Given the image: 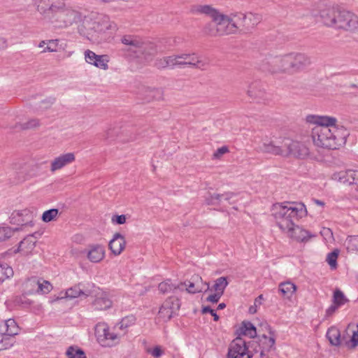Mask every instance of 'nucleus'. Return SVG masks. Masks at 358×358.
<instances>
[{
    "instance_id": "e433bc0d",
    "label": "nucleus",
    "mask_w": 358,
    "mask_h": 358,
    "mask_svg": "<svg viewBox=\"0 0 358 358\" xmlns=\"http://www.w3.org/2000/svg\"><path fill=\"white\" fill-rule=\"evenodd\" d=\"M162 91L161 89L147 88L145 90V101H151L154 99H161Z\"/></svg>"
},
{
    "instance_id": "f257e3e1",
    "label": "nucleus",
    "mask_w": 358,
    "mask_h": 358,
    "mask_svg": "<svg viewBox=\"0 0 358 358\" xmlns=\"http://www.w3.org/2000/svg\"><path fill=\"white\" fill-rule=\"evenodd\" d=\"M306 120L315 124L312 128L311 137L316 147L336 150L345 144L349 133L343 126L337 124L336 117L308 115Z\"/></svg>"
},
{
    "instance_id": "680f3d73",
    "label": "nucleus",
    "mask_w": 358,
    "mask_h": 358,
    "mask_svg": "<svg viewBox=\"0 0 358 358\" xmlns=\"http://www.w3.org/2000/svg\"><path fill=\"white\" fill-rule=\"evenodd\" d=\"M202 311L203 313H209L210 315H212L215 321H217L219 320V316L215 313L214 310H213L210 307H204Z\"/></svg>"
},
{
    "instance_id": "a19ab883",
    "label": "nucleus",
    "mask_w": 358,
    "mask_h": 358,
    "mask_svg": "<svg viewBox=\"0 0 358 358\" xmlns=\"http://www.w3.org/2000/svg\"><path fill=\"white\" fill-rule=\"evenodd\" d=\"M13 268L6 264H0V283L13 276Z\"/></svg>"
},
{
    "instance_id": "603ef678",
    "label": "nucleus",
    "mask_w": 358,
    "mask_h": 358,
    "mask_svg": "<svg viewBox=\"0 0 358 358\" xmlns=\"http://www.w3.org/2000/svg\"><path fill=\"white\" fill-rule=\"evenodd\" d=\"M11 236V231L8 227H0V241H5Z\"/></svg>"
},
{
    "instance_id": "c03bdc74",
    "label": "nucleus",
    "mask_w": 358,
    "mask_h": 358,
    "mask_svg": "<svg viewBox=\"0 0 358 358\" xmlns=\"http://www.w3.org/2000/svg\"><path fill=\"white\" fill-rule=\"evenodd\" d=\"M136 322V317L131 315L127 317H124L122 319V320L118 323L117 326L120 329L124 330L128 327L134 325Z\"/></svg>"
},
{
    "instance_id": "72a5a7b5",
    "label": "nucleus",
    "mask_w": 358,
    "mask_h": 358,
    "mask_svg": "<svg viewBox=\"0 0 358 358\" xmlns=\"http://www.w3.org/2000/svg\"><path fill=\"white\" fill-rule=\"evenodd\" d=\"M65 295L66 298L69 299L76 298L81 295L87 296L90 295V291L83 290L80 288V284H79L66 289Z\"/></svg>"
},
{
    "instance_id": "a878e982",
    "label": "nucleus",
    "mask_w": 358,
    "mask_h": 358,
    "mask_svg": "<svg viewBox=\"0 0 358 358\" xmlns=\"http://www.w3.org/2000/svg\"><path fill=\"white\" fill-rule=\"evenodd\" d=\"M262 17L259 14L253 13H244L245 33H250L262 21Z\"/></svg>"
},
{
    "instance_id": "b1692460",
    "label": "nucleus",
    "mask_w": 358,
    "mask_h": 358,
    "mask_svg": "<svg viewBox=\"0 0 358 358\" xmlns=\"http://www.w3.org/2000/svg\"><path fill=\"white\" fill-rule=\"evenodd\" d=\"M236 334L238 336L237 337L241 338V336H245L250 338H254L257 336V332L253 324L249 321H243L236 329Z\"/></svg>"
},
{
    "instance_id": "2f4dec72",
    "label": "nucleus",
    "mask_w": 358,
    "mask_h": 358,
    "mask_svg": "<svg viewBox=\"0 0 358 358\" xmlns=\"http://www.w3.org/2000/svg\"><path fill=\"white\" fill-rule=\"evenodd\" d=\"M347 331L352 333V337L349 341L346 342V345L350 348H355L358 345V324H350L347 327Z\"/></svg>"
},
{
    "instance_id": "f03ea898",
    "label": "nucleus",
    "mask_w": 358,
    "mask_h": 358,
    "mask_svg": "<svg viewBox=\"0 0 358 358\" xmlns=\"http://www.w3.org/2000/svg\"><path fill=\"white\" fill-rule=\"evenodd\" d=\"M306 214L303 203L296 202L278 203L272 207V215L280 229L298 241H307L312 236L310 233L298 225L295 220Z\"/></svg>"
},
{
    "instance_id": "9d476101",
    "label": "nucleus",
    "mask_w": 358,
    "mask_h": 358,
    "mask_svg": "<svg viewBox=\"0 0 358 358\" xmlns=\"http://www.w3.org/2000/svg\"><path fill=\"white\" fill-rule=\"evenodd\" d=\"M227 357V358H252L253 353L248 350L245 340L236 337L229 344Z\"/></svg>"
},
{
    "instance_id": "5fc2aeb1",
    "label": "nucleus",
    "mask_w": 358,
    "mask_h": 358,
    "mask_svg": "<svg viewBox=\"0 0 358 358\" xmlns=\"http://www.w3.org/2000/svg\"><path fill=\"white\" fill-rule=\"evenodd\" d=\"M55 99L52 98L45 99L40 103L38 108L41 110H46L51 107Z\"/></svg>"
},
{
    "instance_id": "338daca9",
    "label": "nucleus",
    "mask_w": 358,
    "mask_h": 358,
    "mask_svg": "<svg viewBox=\"0 0 358 358\" xmlns=\"http://www.w3.org/2000/svg\"><path fill=\"white\" fill-rule=\"evenodd\" d=\"M322 234L326 236H328V235H329L331 236H332V232L329 229H324Z\"/></svg>"
},
{
    "instance_id": "4be33fe9",
    "label": "nucleus",
    "mask_w": 358,
    "mask_h": 358,
    "mask_svg": "<svg viewBox=\"0 0 358 358\" xmlns=\"http://www.w3.org/2000/svg\"><path fill=\"white\" fill-rule=\"evenodd\" d=\"M155 66L158 69H174L175 67L180 68V54H174L157 59L155 62Z\"/></svg>"
},
{
    "instance_id": "6e6552de",
    "label": "nucleus",
    "mask_w": 358,
    "mask_h": 358,
    "mask_svg": "<svg viewBox=\"0 0 358 358\" xmlns=\"http://www.w3.org/2000/svg\"><path fill=\"white\" fill-rule=\"evenodd\" d=\"M84 27L87 29L86 37L92 39L99 34L105 33L110 29H115L116 25L111 22L108 15L98 14L93 20H86Z\"/></svg>"
},
{
    "instance_id": "e2e57ef3",
    "label": "nucleus",
    "mask_w": 358,
    "mask_h": 358,
    "mask_svg": "<svg viewBox=\"0 0 358 358\" xmlns=\"http://www.w3.org/2000/svg\"><path fill=\"white\" fill-rule=\"evenodd\" d=\"M350 173L352 174V180H350V184L357 185V188H358V171L352 170Z\"/></svg>"
},
{
    "instance_id": "412c9836",
    "label": "nucleus",
    "mask_w": 358,
    "mask_h": 358,
    "mask_svg": "<svg viewBox=\"0 0 358 358\" xmlns=\"http://www.w3.org/2000/svg\"><path fill=\"white\" fill-rule=\"evenodd\" d=\"M266 327L268 329V333L270 334V336H268L265 334L259 336L258 337L257 344L259 350L272 352L275 350V338L271 328L268 325H266Z\"/></svg>"
},
{
    "instance_id": "09e8293b",
    "label": "nucleus",
    "mask_w": 358,
    "mask_h": 358,
    "mask_svg": "<svg viewBox=\"0 0 358 358\" xmlns=\"http://www.w3.org/2000/svg\"><path fill=\"white\" fill-rule=\"evenodd\" d=\"M27 296H28V294H24L22 292V295L16 296L14 301L15 304L22 307L30 306L32 303V301L27 299Z\"/></svg>"
},
{
    "instance_id": "49530a36",
    "label": "nucleus",
    "mask_w": 358,
    "mask_h": 358,
    "mask_svg": "<svg viewBox=\"0 0 358 358\" xmlns=\"http://www.w3.org/2000/svg\"><path fill=\"white\" fill-rule=\"evenodd\" d=\"M339 250L338 249H336L327 255V262H328L330 267L333 269H335L337 266V258Z\"/></svg>"
},
{
    "instance_id": "c9c22d12",
    "label": "nucleus",
    "mask_w": 358,
    "mask_h": 358,
    "mask_svg": "<svg viewBox=\"0 0 358 358\" xmlns=\"http://www.w3.org/2000/svg\"><path fill=\"white\" fill-rule=\"evenodd\" d=\"M35 247V242L32 240V236H29L20 241L18 250L27 253L32 250Z\"/></svg>"
},
{
    "instance_id": "052dcab7",
    "label": "nucleus",
    "mask_w": 358,
    "mask_h": 358,
    "mask_svg": "<svg viewBox=\"0 0 358 358\" xmlns=\"http://www.w3.org/2000/svg\"><path fill=\"white\" fill-rule=\"evenodd\" d=\"M339 306H337L336 303H332L327 310H326V317H331L338 309Z\"/></svg>"
},
{
    "instance_id": "ea45409f",
    "label": "nucleus",
    "mask_w": 358,
    "mask_h": 358,
    "mask_svg": "<svg viewBox=\"0 0 358 358\" xmlns=\"http://www.w3.org/2000/svg\"><path fill=\"white\" fill-rule=\"evenodd\" d=\"M39 48H43V50L41 52H56L57 48V43L55 41L50 40L48 41H41L38 44Z\"/></svg>"
},
{
    "instance_id": "bb28decb",
    "label": "nucleus",
    "mask_w": 358,
    "mask_h": 358,
    "mask_svg": "<svg viewBox=\"0 0 358 358\" xmlns=\"http://www.w3.org/2000/svg\"><path fill=\"white\" fill-rule=\"evenodd\" d=\"M234 194L232 192H227L224 194H208L205 197V202L207 205H217L220 204L222 200L229 201L233 196Z\"/></svg>"
},
{
    "instance_id": "f8f14e48",
    "label": "nucleus",
    "mask_w": 358,
    "mask_h": 358,
    "mask_svg": "<svg viewBox=\"0 0 358 358\" xmlns=\"http://www.w3.org/2000/svg\"><path fill=\"white\" fill-rule=\"evenodd\" d=\"M285 156L292 155L305 158L309 155L308 148L302 143L289 138H284Z\"/></svg>"
},
{
    "instance_id": "2eb2a0df",
    "label": "nucleus",
    "mask_w": 358,
    "mask_h": 358,
    "mask_svg": "<svg viewBox=\"0 0 358 358\" xmlns=\"http://www.w3.org/2000/svg\"><path fill=\"white\" fill-rule=\"evenodd\" d=\"M186 286V291L190 294H196L201 292H207L210 285L208 282H204L202 278L199 275L192 276L190 280L181 283L180 286Z\"/></svg>"
},
{
    "instance_id": "4468645a",
    "label": "nucleus",
    "mask_w": 358,
    "mask_h": 358,
    "mask_svg": "<svg viewBox=\"0 0 358 358\" xmlns=\"http://www.w3.org/2000/svg\"><path fill=\"white\" fill-rule=\"evenodd\" d=\"M194 12L195 13L198 14H204L209 17H210L213 19V21L215 23V29L211 30L210 34H211V32L213 31H215L217 29L220 27L223 14L220 13L217 10L213 8L211 6L209 5H197L194 6L193 9Z\"/></svg>"
},
{
    "instance_id": "58836bf2",
    "label": "nucleus",
    "mask_w": 358,
    "mask_h": 358,
    "mask_svg": "<svg viewBox=\"0 0 358 358\" xmlns=\"http://www.w3.org/2000/svg\"><path fill=\"white\" fill-rule=\"evenodd\" d=\"M66 355L69 358H86L84 351L74 346H70L67 349Z\"/></svg>"
},
{
    "instance_id": "5701e85b",
    "label": "nucleus",
    "mask_w": 358,
    "mask_h": 358,
    "mask_svg": "<svg viewBox=\"0 0 358 358\" xmlns=\"http://www.w3.org/2000/svg\"><path fill=\"white\" fill-rule=\"evenodd\" d=\"M83 253L86 254L87 259L93 263L101 262L105 257L104 248L100 245H90Z\"/></svg>"
},
{
    "instance_id": "f3484780",
    "label": "nucleus",
    "mask_w": 358,
    "mask_h": 358,
    "mask_svg": "<svg viewBox=\"0 0 358 358\" xmlns=\"http://www.w3.org/2000/svg\"><path fill=\"white\" fill-rule=\"evenodd\" d=\"M76 160L73 152H66L55 157L50 162V170L54 173L72 164Z\"/></svg>"
},
{
    "instance_id": "ddd939ff",
    "label": "nucleus",
    "mask_w": 358,
    "mask_h": 358,
    "mask_svg": "<svg viewBox=\"0 0 358 358\" xmlns=\"http://www.w3.org/2000/svg\"><path fill=\"white\" fill-rule=\"evenodd\" d=\"M85 62L102 70L108 69L109 57L107 55H96L90 50L84 52Z\"/></svg>"
},
{
    "instance_id": "8fccbe9b",
    "label": "nucleus",
    "mask_w": 358,
    "mask_h": 358,
    "mask_svg": "<svg viewBox=\"0 0 358 358\" xmlns=\"http://www.w3.org/2000/svg\"><path fill=\"white\" fill-rule=\"evenodd\" d=\"M13 345V342L9 337L0 334V351L6 350Z\"/></svg>"
},
{
    "instance_id": "473e14b6",
    "label": "nucleus",
    "mask_w": 358,
    "mask_h": 358,
    "mask_svg": "<svg viewBox=\"0 0 358 358\" xmlns=\"http://www.w3.org/2000/svg\"><path fill=\"white\" fill-rule=\"evenodd\" d=\"M169 303V301H164L158 313L159 317L162 318L164 322L169 320L175 313L173 308H171Z\"/></svg>"
},
{
    "instance_id": "cd10ccee",
    "label": "nucleus",
    "mask_w": 358,
    "mask_h": 358,
    "mask_svg": "<svg viewBox=\"0 0 358 358\" xmlns=\"http://www.w3.org/2000/svg\"><path fill=\"white\" fill-rule=\"evenodd\" d=\"M95 310H103L110 308L112 306V301L106 293L98 295L92 303Z\"/></svg>"
},
{
    "instance_id": "13d9d810",
    "label": "nucleus",
    "mask_w": 358,
    "mask_h": 358,
    "mask_svg": "<svg viewBox=\"0 0 358 358\" xmlns=\"http://www.w3.org/2000/svg\"><path fill=\"white\" fill-rule=\"evenodd\" d=\"M148 352L150 353L155 358H159L163 354V351L159 346H156L152 350H149Z\"/></svg>"
},
{
    "instance_id": "393cba45",
    "label": "nucleus",
    "mask_w": 358,
    "mask_h": 358,
    "mask_svg": "<svg viewBox=\"0 0 358 358\" xmlns=\"http://www.w3.org/2000/svg\"><path fill=\"white\" fill-rule=\"evenodd\" d=\"M126 241L122 235L115 233L113 238L109 242V248L115 255H119L124 250Z\"/></svg>"
},
{
    "instance_id": "1a4fd4ad",
    "label": "nucleus",
    "mask_w": 358,
    "mask_h": 358,
    "mask_svg": "<svg viewBox=\"0 0 358 358\" xmlns=\"http://www.w3.org/2000/svg\"><path fill=\"white\" fill-rule=\"evenodd\" d=\"M52 289L50 282L37 277H31L25 280L22 285L24 294H48Z\"/></svg>"
},
{
    "instance_id": "79ce46f5",
    "label": "nucleus",
    "mask_w": 358,
    "mask_h": 358,
    "mask_svg": "<svg viewBox=\"0 0 358 358\" xmlns=\"http://www.w3.org/2000/svg\"><path fill=\"white\" fill-rule=\"evenodd\" d=\"M349 252H358V236H350L345 242Z\"/></svg>"
},
{
    "instance_id": "aec40b11",
    "label": "nucleus",
    "mask_w": 358,
    "mask_h": 358,
    "mask_svg": "<svg viewBox=\"0 0 358 358\" xmlns=\"http://www.w3.org/2000/svg\"><path fill=\"white\" fill-rule=\"evenodd\" d=\"M94 331L97 340L99 342L106 340L114 341L120 338V336L114 332H110L108 326L106 323L97 324L95 326Z\"/></svg>"
},
{
    "instance_id": "3c124183",
    "label": "nucleus",
    "mask_w": 358,
    "mask_h": 358,
    "mask_svg": "<svg viewBox=\"0 0 358 358\" xmlns=\"http://www.w3.org/2000/svg\"><path fill=\"white\" fill-rule=\"evenodd\" d=\"M40 125L39 120L38 119H31L27 122L26 123L21 124L19 125L20 129H29L37 127Z\"/></svg>"
},
{
    "instance_id": "6e6d98bb",
    "label": "nucleus",
    "mask_w": 358,
    "mask_h": 358,
    "mask_svg": "<svg viewBox=\"0 0 358 358\" xmlns=\"http://www.w3.org/2000/svg\"><path fill=\"white\" fill-rule=\"evenodd\" d=\"M165 301H169V305L171 308H173V311H176L180 308V303L179 300L175 297H170L168 299H166Z\"/></svg>"
},
{
    "instance_id": "7ed1b4c3",
    "label": "nucleus",
    "mask_w": 358,
    "mask_h": 358,
    "mask_svg": "<svg viewBox=\"0 0 358 358\" xmlns=\"http://www.w3.org/2000/svg\"><path fill=\"white\" fill-rule=\"evenodd\" d=\"M33 4L43 20L58 27H67L82 20L81 13L65 0H33Z\"/></svg>"
},
{
    "instance_id": "37998d69",
    "label": "nucleus",
    "mask_w": 358,
    "mask_h": 358,
    "mask_svg": "<svg viewBox=\"0 0 358 358\" xmlns=\"http://www.w3.org/2000/svg\"><path fill=\"white\" fill-rule=\"evenodd\" d=\"M58 215L59 210L57 208H51L43 212L41 219L44 222H50L55 220Z\"/></svg>"
},
{
    "instance_id": "bf43d9fd",
    "label": "nucleus",
    "mask_w": 358,
    "mask_h": 358,
    "mask_svg": "<svg viewBox=\"0 0 358 358\" xmlns=\"http://www.w3.org/2000/svg\"><path fill=\"white\" fill-rule=\"evenodd\" d=\"M222 296V294L215 292L214 294H212L207 297L206 301L210 303H217Z\"/></svg>"
},
{
    "instance_id": "a18cd8bd",
    "label": "nucleus",
    "mask_w": 358,
    "mask_h": 358,
    "mask_svg": "<svg viewBox=\"0 0 358 358\" xmlns=\"http://www.w3.org/2000/svg\"><path fill=\"white\" fill-rule=\"evenodd\" d=\"M348 301V299L345 296L344 294L340 290L336 289L334 292L333 302L339 307L344 305Z\"/></svg>"
},
{
    "instance_id": "de8ad7c7",
    "label": "nucleus",
    "mask_w": 358,
    "mask_h": 358,
    "mask_svg": "<svg viewBox=\"0 0 358 358\" xmlns=\"http://www.w3.org/2000/svg\"><path fill=\"white\" fill-rule=\"evenodd\" d=\"M159 290L162 293H166L175 289L176 288L181 289L180 286L178 287H175L170 282V280H166L159 284Z\"/></svg>"
},
{
    "instance_id": "39448f33",
    "label": "nucleus",
    "mask_w": 358,
    "mask_h": 358,
    "mask_svg": "<svg viewBox=\"0 0 358 358\" xmlns=\"http://www.w3.org/2000/svg\"><path fill=\"white\" fill-rule=\"evenodd\" d=\"M320 17L327 27L346 31L358 30V16L338 7H329L320 10Z\"/></svg>"
},
{
    "instance_id": "69168bd1",
    "label": "nucleus",
    "mask_w": 358,
    "mask_h": 358,
    "mask_svg": "<svg viewBox=\"0 0 358 358\" xmlns=\"http://www.w3.org/2000/svg\"><path fill=\"white\" fill-rule=\"evenodd\" d=\"M7 41L5 38L0 37V50H3L7 48Z\"/></svg>"
},
{
    "instance_id": "c85d7f7f",
    "label": "nucleus",
    "mask_w": 358,
    "mask_h": 358,
    "mask_svg": "<svg viewBox=\"0 0 358 358\" xmlns=\"http://www.w3.org/2000/svg\"><path fill=\"white\" fill-rule=\"evenodd\" d=\"M278 290L283 297L290 299L296 292V286L290 281L282 282L279 284Z\"/></svg>"
},
{
    "instance_id": "9b49d317",
    "label": "nucleus",
    "mask_w": 358,
    "mask_h": 358,
    "mask_svg": "<svg viewBox=\"0 0 358 358\" xmlns=\"http://www.w3.org/2000/svg\"><path fill=\"white\" fill-rule=\"evenodd\" d=\"M180 68H193L206 70L208 62L194 52L180 53Z\"/></svg>"
},
{
    "instance_id": "774afa93",
    "label": "nucleus",
    "mask_w": 358,
    "mask_h": 358,
    "mask_svg": "<svg viewBox=\"0 0 358 358\" xmlns=\"http://www.w3.org/2000/svg\"><path fill=\"white\" fill-rule=\"evenodd\" d=\"M225 307H226L225 303H220V304L218 305V306H217V309H218V310H222V309H224Z\"/></svg>"
},
{
    "instance_id": "4c0bfd02",
    "label": "nucleus",
    "mask_w": 358,
    "mask_h": 358,
    "mask_svg": "<svg viewBox=\"0 0 358 358\" xmlns=\"http://www.w3.org/2000/svg\"><path fill=\"white\" fill-rule=\"evenodd\" d=\"M228 284L229 282L226 277H220L215 281L213 289L215 292L222 295Z\"/></svg>"
},
{
    "instance_id": "dca6fc26",
    "label": "nucleus",
    "mask_w": 358,
    "mask_h": 358,
    "mask_svg": "<svg viewBox=\"0 0 358 358\" xmlns=\"http://www.w3.org/2000/svg\"><path fill=\"white\" fill-rule=\"evenodd\" d=\"M258 150L263 153L285 156L284 139L281 142L266 140L259 145Z\"/></svg>"
},
{
    "instance_id": "a211bd4d",
    "label": "nucleus",
    "mask_w": 358,
    "mask_h": 358,
    "mask_svg": "<svg viewBox=\"0 0 358 358\" xmlns=\"http://www.w3.org/2000/svg\"><path fill=\"white\" fill-rule=\"evenodd\" d=\"M33 212L27 208L14 210L10 216V222L13 224L27 225L32 222Z\"/></svg>"
},
{
    "instance_id": "c756f323",
    "label": "nucleus",
    "mask_w": 358,
    "mask_h": 358,
    "mask_svg": "<svg viewBox=\"0 0 358 358\" xmlns=\"http://www.w3.org/2000/svg\"><path fill=\"white\" fill-rule=\"evenodd\" d=\"M326 336L331 345L338 346L341 345V332L336 327L329 328Z\"/></svg>"
},
{
    "instance_id": "f704fd0d",
    "label": "nucleus",
    "mask_w": 358,
    "mask_h": 358,
    "mask_svg": "<svg viewBox=\"0 0 358 358\" xmlns=\"http://www.w3.org/2000/svg\"><path fill=\"white\" fill-rule=\"evenodd\" d=\"M4 327L6 328V331L3 334L7 337L18 334L19 327L13 319H8L6 320Z\"/></svg>"
},
{
    "instance_id": "0eeeda50",
    "label": "nucleus",
    "mask_w": 358,
    "mask_h": 358,
    "mask_svg": "<svg viewBox=\"0 0 358 358\" xmlns=\"http://www.w3.org/2000/svg\"><path fill=\"white\" fill-rule=\"evenodd\" d=\"M236 33H245L244 13H234L224 15L220 27L211 32V35H228Z\"/></svg>"
},
{
    "instance_id": "4d7b16f0",
    "label": "nucleus",
    "mask_w": 358,
    "mask_h": 358,
    "mask_svg": "<svg viewBox=\"0 0 358 358\" xmlns=\"http://www.w3.org/2000/svg\"><path fill=\"white\" fill-rule=\"evenodd\" d=\"M111 221L114 224H122L126 222V216L124 215H114L112 217Z\"/></svg>"
},
{
    "instance_id": "864d4df0",
    "label": "nucleus",
    "mask_w": 358,
    "mask_h": 358,
    "mask_svg": "<svg viewBox=\"0 0 358 358\" xmlns=\"http://www.w3.org/2000/svg\"><path fill=\"white\" fill-rule=\"evenodd\" d=\"M229 152V148L227 146H222L217 149L213 155V159H220L223 155Z\"/></svg>"
},
{
    "instance_id": "6ab92c4d",
    "label": "nucleus",
    "mask_w": 358,
    "mask_h": 358,
    "mask_svg": "<svg viewBox=\"0 0 358 358\" xmlns=\"http://www.w3.org/2000/svg\"><path fill=\"white\" fill-rule=\"evenodd\" d=\"M247 94L256 102H262L267 99V94L264 85L259 81L252 82L249 85Z\"/></svg>"
},
{
    "instance_id": "7c9ffc66",
    "label": "nucleus",
    "mask_w": 358,
    "mask_h": 358,
    "mask_svg": "<svg viewBox=\"0 0 358 358\" xmlns=\"http://www.w3.org/2000/svg\"><path fill=\"white\" fill-rule=\"evenodd\" d=\"M352 170H345L338 172H335L331 176V178L332 180L338 181L341 183H348L349 185H351L350 180H352V174L350 173H352Z\"/></svg>"
},
{
    "instance_id": "0e129e2a",
    "label": "nucleus",
    "mask_w": 358,
    "mask_h": 358,
    "mask_svg": "<svg viewBox=\"0 0 358 358\" xmlns=\"http://www.w3.org/2000/svg\"><path fill=\"white\" fill-rule=\"evenodd\" d=\"M255 352H259L261 358H268V354L271 352L269 351H264V350H259L257 348L254 349Z\"/></svg>"
},
{
    "instance_id": "20e7f679",
    "label": "nucleus",
    "mask_w": 358,
    "mask_h": 358,
    "mask_svg": "<svg viewBox=\"0 0 358 358\" xmlns=\"http://www.w3.org/2000/svg\"><path fill=\"white\" fill-rule=\"evenodd\" d=\"M312 64L311 57L303 52H292L283 55L271 57L261 66L263 71L271 73L294 75L305 71Z\"/></svg>"
},
{
    "instance_id": "423d86ee",
    "label": "nucleus",
    "mask_w": 358,
    "mask_h": 358,
    "mask_svg": "<svg viewBox=\"0 0 358 358\" xmlns=\"http://www.w3.org/2000/svg\"><path fill=\"white\" fill-rule=\"evenodd\" d=\"M120 41L125 46L123 50L132 57L148 61L157 53L155 43L138 36L126 34L122 36Z\"/></svg>"
}]
</instances>
